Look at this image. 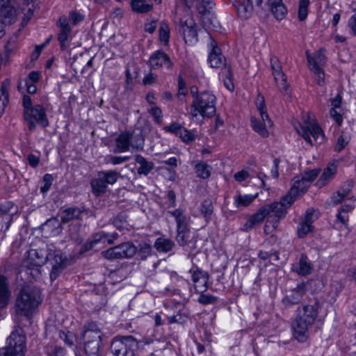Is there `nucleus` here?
Listing matches in <instances>:
<instances>
[{"label": "nucleus", "mask_w": 356, "mask_h": 356, "mask_svg": "<svg viewBox=\"0 0 356 356\" xmlns=\"http://www.w3.org/2000/svg\"><path fill=\"white\" fill-rule=\"evenodd\" d=\"M319 301L314 298L302 304L296 310L292 330L294 337L304 342L309 337V330L317 321L321 310Z\"/></svg>", "instance_id": "1"}, {"label": "nucleus", "mask_w": 356, "mask_h": 356, "mask_svg": "<svg viewBox=\"0 0 356 356\" xmlns=\"http://www.w3.org/2000/svg\"><path fill=\"white\" fill-rule=\"evenodd\" d=\"M286 209L287 208L284 206V203H282V201L266 204L259 208L255 213L250 217L244 225V229L245 230L251 229L256 225L261 224L267 218L264 230L266 232H270V224H271L273 229H275L279 220L285 216Z\"/></svg>", "instance_id": "2"}, {"label": "nucleus", "mask_w": 356, "mask_h": 356, "mask_svg": "<svg viewBox=\"0 0 356 356\" xmlns=\"http://www.w3.org/2000/svg\"><path fill=\"white\" fill-rule=\"evenodd\" d=\"M47 261H51L52 265L50 277L54 280L57 278L65 266V258L61 254L49 252L45 255L40 250L32 249L29 252L27 267L38 273V267L42 266Z\"/></svg>", "instance_id": "3"}, {"label": "nucleus", "mask_w": 356, "mask_h": 356, "mask_svg": "<svg viewBox=\"0 0 356 356\" xmlns=\"http://www.w3.org/2000/svg\"><path fill=\"white\" fill-rule=\"evenodd\" d=\"M40 290L35 287L25 286L19 292L15 301V312L18 316L29 320L35 313L41 303Z\"/></svg>", "instance_id": "4"}, {"label": "nucleus", "mask_w": 356, "mask_h": 356, "mask_svg": "<svg viewBox=\"0 0 356 356\" xmlns=\"http://www.w3.org/2000/svg\"><path fill=\"white\" fill-rule=\"evenodd\" d=\"M101 341V330L93 322L86 324L76 338V343L83 344L86 353L89 355H95L99 353Z\"/></svg>", "instance_id": "5"}, {"label": "nucleus", "mask_w": 356, "mask_h": 356, "mask_svg": "<svg viewBox=\"0 0 356 356\" xmlns=\"http://www.w3.org/2000/svg\"><path fill=\"white\" fill-rule=\"evenodd\" d=\"M22 105L24 108V118L30 131L35 129L36 124L42 127L49 126L46 111L42 105L37 104L33 106L31 99L28 95L24 96Z\"/></svg>", "instance_id": "6"}, {"label": "nucleus", "mask_w": 356, "mask_h": 356, "mask_svg": "<svg viewBox=\"0 0 356 356\" xmlns=\"http://www.w3.org/2000/svg\"><path fill=\"white\" fill-rule=\"evenodd\" d=\"M216 97L211 92L204 91L196 95L191 106L190 115L193 119L199 120L198 117H211L216 111Z\"/></svg>", "instance_id": "7"}, {"label": "nucleus", "mask_w": 356, "mask_h": 356, "mask_svg": "<svg viewBox=\"0 0 356 356\" xmlns=\"http://www.w3.org/2000/svg\"><path fill=\"white\" fill-rule=\"evenodd\" d=\"M188 7H179L176 10L175 21L179 26L186 42L193 44L197 40V31Z\"/></svg>", "instance_id": "8"}, {"label": "nucleus", "mask_w": 356, "mask_h": 356, "mask_svg": "<svg viewBox=\"0 0 356 356\" xmlns=\"http://www.w3.org/2000/svg\"><path fill=\"white\" fill-rule=\"evenodd\" d=\"M295 128L297 132L310 145H312L310 136L314 138L317 144L322 143L325 139L322 129L314 117L310 114L304 115L302 116V123L300 124L298 127L296 126Z\"/></svg>", "instance_id": "9"}, {"label": "nucleus", "mask_w": 356, "mask_h": 356, "mask_svg": "<svg viewBox=\"0 0 356 356\" xmlns=\"http://www.w3.org/2000/svg\"><path fill=\"white\" fill-rule=\"evenodd\" d=\"M26 334L21 327H16L7 339L6 347L0 349V356H24Z\"/></svg>", "instance_id": "10"}, {"label": "nucleus", "mask_w": 356, "mask_h": 356, "mask_svg": "<svg viewBox=\"0 0 356 356\" xmlns=\"http://www.w3.org/2000/svg\"><path fill=\"white\" fill-rule=\"evenodd\" d=\"M144 138L140 133L122 132L115 139V153L126 152L131 147L132 152L143 149Z\"/></svg>", "instance_id": "11"}, {"label": "nucleus", "mask_w": 356, "mask_h": 356, "mask_svg": "<svg viewBox=\"0 0 356 356\" xmlns=\"http://www.w3.org/2000/svg\"><path fill=\"white\" fill-rule=\"evenodd\" d=\"M138 348L133 337H116L111 341L110 350L113 356H135Z\"/></svg>", "instance_id": "12"}, {"label": "nucleus", "mask_w": 356, "mask_h": 356, "mask_svg": "<svg viewBox=\"0 0 356 356\" xmlns=\"http://www.w3.org/2000/svg\"><path fill=\"white\" fill-rule=\"evenodd\" d=\"M120 177V174L115 170L99 171L97 177L91 182L92 193L99 196L106 191L108 185L114 184Z\"/></svg>", "instance_id": "13"}, {"label": "nucleus", "mask_w": 356, "mask_h": 356, "mask_svg": "<svg viewBox=\"0 0 356 356\" xmlns=\"http://www.w3.org/2000/svg\"><path fill=\"white\" fill-rule=\"evenodd\" d=\"M136 252V247L131 242L127 241L102 251L101 254L108 260H114L131 258Z\"/></svg>", "instance_id": "14"}, {"label": "nucleus", "mask_w": 356, "mask_h": 356, "mask_svg": "<svg viewBox=\"0 0 356 356\" xmlns=\"http://www.w3.org/2000/svg\"><path fill=\"white\" fill-rule=\"evenodd\" d=\"M309 186V184L300 175L296 176L293 180L290 191L282 198V202L284 203V206L288 209L298 196L306 192Z\"/></svg>", "instance_id": "15"}, {"label": "nucleus", "mask_w": 356, "mask_h": 356, "mask_svg": "<svg viewBox=\"0 0 356 356\" xmlns=\"http://www.w3.org/2000/svg\"><path fill=\"white\" fill-rule=\"evenodd\" d=\"M270 62L274 81L277 88L282 93H286L289 85L286 81V76L282 71L280 62L276 56H272Z\"/></svg>", "instance_id": "16"}, {"label": "nucleus", "mask_w": 356, "mask_h": 356, "mask_svg": "<svg viewBox=\"0 0 356 356\" xmlns=\"http://www.w3.org/2000/svg\"><path fill=\"white\" fill-rule=\"evenodd\" d=\"M209 54L208 56V62L211 67H221L223 70L225 67H229L225 63L223 56L220 53V49L218 47L216 41L211 39L209 45Z\"/></svg>", "instance_id": "17"}, {"label": "nucleus", "mask_w": 356, "mask_h": 356, "mask_svg": "<svg viewBox=\"0 0 356 356\" xmlns=\"http://www.w3.org/2000/svg\"><path fill=\"white\" fill-rule=\"evenodd\" d=\"M58 25L60 32L58 35V40L62 49H66L71 40V28L69 25L68 18L62 16L59 18Z\"/></svg>", "instance_id": "18"}, {"label": "nucleus", "mask_w": 356, "mask_h": 356, "mask_svg": "<svg viewBox=\"0 0 356 356\" xmlns=\"http://www.w3.org/2000/svg\"><path fill=\"white\" fill-rule=\"evenodd\" d=\"M317 218L315 211L313 209L307 210L302 220L298 226V236L304 238L313 229L312 223Z\"/></svg>", "instance_id": "19"}, {"label": "nucleus", "mask_w": 356, "mask_h": 356, "mask_svg": "<svg viewBox=\"0 0 356 356\" xmlns=\"http://www.w3.org/2000/svg\"><path fill=\"white\" fill-rule=\"evenodd\" d=\"M16 10L10 0H0V17L3 23L13 24L16 18Z\"/></svg>", "instance_id": "20"}, {"label": "nucleus", "mask_w": 356, "mask_h": 356, "mask_svg": "<svg viewBox=\"0 0 356 356\" xmlns=\"http://www.w3.org/2000/svg\"><path fill=\"white\" fill-rule=\"evenodd\" d=\"M149 65L154 69L165 67L171 69L172 63L169 56L161 51H157L152 55L149 60Z\"/></svg>", "instance_id": "21"}, {"label": "nucleus", "mask_w": 356, "mask_h": 356, "mask_svg": "<svg viewBox=\"0 0 356 356\" xmlns=\"http://www.w3.org/2000/svg\"><path fill=\"white\" fill-rule=\"evenodd\" d=\"M251 124L254 131L264 138L269 136V129L273 126V122L268 116L264 118V119L261 118V120L252 118L251 119Z\"/></svg>", "instance_id": "22"}, {"label": "nucleus", "mask_w": 356, "mask_h": 356, "mask_svg": "<svg viewBox=\"0 0 356 356\" xmlns=\"http://www.w3.org/2000/svg\"><path fill=\"white\" fill-rule=\"evenodd\" d=\"M10 298L11 290L8 278L0 274V309L8 306Z\"/></svg>", "instance_id": "23"}, {"label": "nucleus", "mask_w": 356, "mask_h": 356, "mask_svg": "<svg viewBox=\"0 0 356 356\" xmlns=\"http://www.w3.org/2000/svg\"><path fill=\"white\" fill-rule=\"evenodd\" d=\"M337 164L335 162L330 163L323 170V172L316 183L318 188H322L327 184L335 176L337 172Z\"/></svg>", "instance_id": "24"}, {"label": "nucleus", "mask_w": 356, "mask_h": 356, "mask_svg": "<svg viewBox=\"0 0 356 356\" xmlns=\"http://www.w3.org/2000/svg\"><path fill=\"white\" fill-rule=\"evenodd\" d=\"M294 272L302 276L310 275L313 271V266L307 257L302 254L298 262L293 265Z\"/></svg>", "instance_id": "25"}, {"label": "nucleus", "mask_w": 356, "mask_h": 356, "mask_svg": "<svg viewBox=\"0 0 356 356\" xmlns=\"http://www.w3.org/2000/svg\"><path fill=\"white\" fill-rule=\"evenodd\" d=\"M208 275L207 273L196 269L193 270L192 280L195 290L200 292L204 291L207 289Z\"/></svg>", "instance_id": "26"}, {"label": "nucleus", "mask_w": 356, "mask_h": 356, "mask_svg": "<svg viewBox=\"0 0 356 356\" xmlns=\"http://www.w3.org/2000/svg\"><path fill=\"white\" fill-rule=\"evenodd\" d=\"M305 294V285H298L289 295L284 298L283 302L287 305L296 304L300 301Z\"/></svg>", "instance_id": "27"}, {"label": "nucleus", "mask_w": 356, "mask_h": 356, "mask_svg": "<svg viewBox=\"0 0 356 356\" xmlns=\"http://www.w3.org/2000/svg\"><path fill=\"white\" fill-rule=\"evenodd\" d=\"M194 165L195 172L197 177L207 179L210 177L212 172V167L203 161H197Z\"/></svg>", "instance_id": "28"}, {"label": "nucleus", "mask_w": 356, "mask_h": 356, "mask_svg": "<svg viewBox=\"0 0 356 356\" xmlns=\"http://www.w3.org/2000/svg\"><path fill=\"white\" fill-rule=\"evenodd\" d=\"M82 211L76 207L68 208L62 211L59 216L62 223H67L72 220L80 219Z\"/></svg>", "instance_id": "29"}, {"label": "nucleus", "mask_w": 356, "mask_h": 356, "mask_svg": "<svg viewBox=\"0 0 356 356\" xmlns=\"http://www.w3.org/2000/svg\"><path fill=\"white\" fill-rule=\"evenodd\" d=\"M257 193L255 195L238 194L234 196L233 204L236 208L238 209H242L249 206L257 197Z\"/></svg>", "instance_id": "30"}, {"label": "nucleus", "mask_w": 356, "mask_h": 356, "mask_svg": "<svg viewBox=\"0 0 356 356\" xmlns=\"http://www.w3.org/2000/svg\"><path fill=\"white\" fill-rule=\"evenodd\" d=\"M250 1L243 0L236 3L235 7L240 17L245 19L251 16L253 11V6Z\"/></svg>", "instance_id": "31"}, {"label": "nucleus", "mask_w": 356, "mask_h": 356, "mask_svg": "<svg viewBox=\"0 0 356 356\" xmlns=\"http://www.w3.org/2000/svg\"><path fill=\"white\" fill-rule=\"evenodd\" d=\"M10 86L9 79L4 80L1 83L0 90V118L4 113L5 108L8 103V91Z\"/></svg>", "instance_id": "32"}, {"label": "nucleus", "mask_w": 356, "mask_h": 356, "mask_svg": "<svg viewBox=\"0 0 356 356\" xmlns=\"http://www.w3.org/2000/svg\"><path fill=\"white\" fill-rule=\"evenodd\" d=\"M307 58L309 63V67H321L325 63V56L324 50H320L313 55L307 54Z\"/></svg>", "instance_id": "33"}, {"label": "nucleus", "mask_w": 356, "mask_h": 356, "mask_svg": "<svg viewBox=\"0 0 356 356\" xmlns=\"http://www.w3.org/2000/svg\"><path fill=\"white\" fill-rule=\"evenodd\" d=\"M193 0H186V6H190ZM196 8L202 15H205L212 9L213 3L212 0H195Z\"/></svg>", "instance_id": "34"}, {"label": "nucleus", "mask_w": 356, "mask_h": 356, "mask_svg": "<svg viewBox=\"0 0 356 356\" xmlns=\"http://www.w3.org/2000/svg\"><path fill=\"white\" fill-rule=\"evenodd\" d=\"M273 15L279 20L282 19L287 12L286 8L282 3V0H275V2L270 6Z\"/></svg>", "instance_id": "35"}, {"label": "nucleus", "mask_w": 356, "mask_h": 356, "mask_svg": "<svg viewBox=\"0 0 356 356\" xmlns=\"http://www.w3.org/2000/svg\"><path fill=\"white\" fill-rule=\"evenodd\" d=\"M135 159L136 163L140 165L138 168V174L147 175L154 168V163L147 161L146 159L141 155H137Z\"/></svg>", "instance_id": "36"}, {"label": "nucleus", "mask_w": 356, "mask_h": 356, "mask_svg": "<svg viewBox=\"0 0 356 356\" xmlns=\"http://www.w3.org/2000/svg\"><path fill=\"white\" fill-rule=\"evenodd\" d=\"M159 41L163 46L169 44V40L170 36V29L169 25L165 22H161L159 29Z\"/></svg>", "instance_id": "37"}, {"label": "nucleus", "mask_w": 356, "mask_h": 356, "mask_svg": "<svg viewBox=\"0 0 356 356\" xmlns=\"http://www.w3.org/2000/svg\"><path fill=\"white\" fill-rule=\"evenodd\" d=\"M174 242L168 238H159L156 240L154 246L156 249L161 252H168L174 247Z\"/></svg>", "instance_id": "38"}, {"label": "nucleus", "mask_w": 356, "mask_h": 356, "mask_svg": "<svg viewBox=\"0 0 356 356\" xmlns=\"http://www.w3.org/2000/svg\"><path fill=\"white\" fill-rule=\"evenodd\" d=\"M132 10L134 12L143 13L149 11L152 5L147 3V0H131Z\"/></svg>", "instance_id": "39"}, {"label": "nucleus", "mask_w": 356, "mask_h": 356, "mask_svg": "<svg viewBox=\"0 0 356 356\" xmlns=\"http://www.w3.org/2000/svg\"><path fill=\"white\" fill-rule=\"evenodd\" d=\"M177 241L180 245L184 246L190 240L191 232L188 229L187 226L179 227V228H177Z\"/></svg>", "instance_id": "40"}, {"label": "nucleus", "mask_w": 356, "mask_h": 356, "mask_svg": "<svg viewBox=\"0 0 356 356\" xmlns=\"http://www.w3.org/2000/svg\"><path fill=\"white\" fill-rule=\"evenodd\" d=\"M200 211L206 221H209L213 211L212 201L209 199L204 200L200 204Z\"/></svg>", "instance_id": "41"}, {"label": "nucleus", "mask_w": 356, "mask_h": 356, "mask_svg": "<svg viewBox=\"0 0 356 356\" xmlns=\"http://www.w3.org/2000/svg\"><path fill=\"white\" fill-rule=\"evenodd\" d=\"M175 218L177 222V228L187 226V218L181 209H177L172 211H168Z\"/></svg>", "instance_id": "42"}, {"label": "nucleus", "mask_w": 356, "mask_h": 356, "mask_svg": "<svg viewBox=\"0 0 356 356\" xmlns=\"http://www.w3.org/2000/svg\"><path fill=\"white\" fill-rule=\"evenodd\" d=\"M310 4L309 0H299L298 4V19L304 21L308 14V7Z\"/></svg>", "instance_id": "43"}, {"label": "nucleus", "mask_w": 356, "mask_h": 356, "mask_svg": "<svg viewBox=\"0 0 356 356\" xmlns=\"http://www.w3.org/2000/svg\"><path fill=\"white\" fill-rule=\"evenodd\" d=\"M350 141V135L344 131H342L338 137L337 144L334 147L335 151L340 152L343 149Z\"/></svg>", "instance_id": "44"}, {"label": "nucleus", "mask_w": 356, "mask_h": 356, "mask_svg": "<svg viewBox=\"0 0 356 356\" xmlns=\"http://www.w3.org/2000/svg\"><path fill=\"white\" fill-rule=\"evenodd\" d=\"M255 104L258 111L259 112L261 118H267L268 115L266 111V106L264 102V97L262 95H259L256 99Z\"/></svg>", "instance_id": "45"}, {"label": "nucleus", "mask_w": 356, "mask_h": 356, "mask_svg": "<svg viewBox=\"0 0 356 356\" xmlns=\"http://www.w3.org/2000/svg\"><path fill=\"white\" fill-rule=\"evenodd\" d=\"M149 113L154 118V120L157 124H161L163 120V113L161 109L156 105L150 107L148 109Z\"/></svg>", "instance_id": "46"}, {"label": "nucleus", "mask_w": 356, "mask_h": 356, "mask_svg": "<svg viewBox=\"0 0 356 356\" xmlns=\"http://www.w3.org/2000/svg\"><path fill=\"white\" fill-rule=\"evenodd\" d=\"M314 74V79L317 83L322 86L325 83V74L321 67H315L309 68Z\"/></svg>", "instance_id": "47"}, {"label": "nucleus", "mask_w": 356, "mask_h": 356, "mask_svg": "<svg viewBox=\"0 0 356 356\" xmlns=\"http://www.w3.org/2000/svg\"><path fill=\"white\" fill-rule=\"evenodd\" d=\"M188 94L186 82L179 76L178 79V92L177 96L178 99L182 100Z\"/></svg>", "instance_id": "48"}, {"label": "nucleus", "mask_w": 356, "mask_h": 356, "mask_svg": "<svg viewBox=\"0 0 356 356\" xmlns=\"http://www.w3.org/2000/svg\"><path fill=\"white\" fill-rule=\"evenodd\" d=\"M47 353L48 356H65V350L57 345L47 346Z\"/></svg>", "instance_id": "49"}, {"label": "nucleus", "mask_w": 356, "mask_h": 356, "mask_svg": "<svg viewBox=\"0 0 356 356\" xmlns=\"http://www.w3.org/2000/svg\"><path fill=\"white\" fill-rule=\"evenodd\" d=\"M222 73H223V75H225L226 77V79L224 80L225 87L229 91L234 90V86L232 81V72H231L230 67H225Z\"/></svg>", "instance_id": "50"}, {"label": "nucleus", "mask_w": 356, "mask_h": 356, "mask_svg": "<svg viewBox=\"0 0 356 356\" xmlns=\"http://www.w3.org/2000/svg\"><path fill=\"white\" fill-rule=\"evenodd\" d=\"M320 172V169H314L309 171H306L300 175L305 180H306L309 185L311 183L318 177Z\"/></svg>", "instance_id": "51"}, {"label": "nucleus", "mask_w": 356, "mask_h": 356, "mask_svg": "<svg viewBox=\"0 0 356 356\" xmlns=\"http://www.w3.org/2000/svg\"><path fill=\"white\" fill-rule=\"evenodd\" d=\"M343 109H330V118L337 123L338 126H341L343 123Z\"/></svg>", "instance_id": "52"}, {"label": "nucleus", "mask_w": 356, "mask_h": 356, "mask_svg": "<svg viewBox=\"0 0 356 356\" xmlns=\"http://www.w3.org/2000/svg\"><path fill=\"white\" fill-rule=\"evenodd\" d=\"M58 334L60 339H63L67 345L70 346H72L73 345L75 336L72 332H65L64 331H59Z\"/></svg>", "instance_id": "53"}, {"label": "nucleus", "mask_w": 356, "mask_h": 356, "mask_svg": "<svg viewBox=\"0 0 356 356\" xmlns=\"http://www.w3.org/2000/svg\"><path fill=\"white\" fill-rule=\"evenodd\" d=\"M53 181V177L50 174H45L42 179V186L40 191L43 193H46L50 188Z\"/></svg>", "instance_id": "54"}, {"label": "nucleus", "mask_w": 356, "mask_h": 356, "mask_svg": "<svg viewBox=\"0 0 356 356\" xmlns=\"http://www.w3.org/2000/svg\"><path fill=\"white\" fill-rule=\"evenodd\" d=\"M178 136L185 143L192 142L195 139V135L184 127L181 129Z\"/></svg>", "instance_id": "55"}, {"label": "nucleus", "mask_w": 356, "mask_h": 356, "mask_svg": "<svg viewBox=\"0 0 356 356\" xmlns=\"http://www.w3.org/2000/svg\"><path fill=\"white\" fill-rule=\"evenodd\" d=\"M24 83V85L26 88V91L29 94H35L37 91V87L35 83H31L28 81V79L26 78L24 80H20L19 82V88H22V83Z\"/></svg>", "instance_id": "56"}, {"label": "nucleus", "mask_w": 356, "mask_h": 356, "mask_svg": "<svg viewBox=\"0 0 356 356\" xmlns=\"http://www.w3.org/2000/svg\"><path fill=\"white\" fill-rule=\"evenodd\" d=\"M114 226L119 230L123 231L128 229L129 225L124 218L116 217L113 220Z\"/></svg>", "instance_id": "57"}, {"label": "nucleus", "mask_w": 356, "mask_h": 356, "mask_svg": "<svg viewBox=\"0 0 356 356\" xmlns=\"http://www.w3.org/2000/svg\"><path fill=\"white\" fill-rule=\"evenodd\" d=\"M182 128L183 127L181 126L179 124L174 122L172 123L170 126L165 127L164 130L166 132L174 134L178 136Z\"/></svg>", "instance_id": "58"}, {"label": "nucleus", "mask_w": 356, "mask_h": 356, "mask_svg": "<svg viewBox=\"0 0 356 356\" xmlns=\"http://www.w3.org/2000/svg\"><path fill=\"white\" fill-rule=\"evenodd\" d=\"M130 159V156H110L108 158V162L113 165H118L124 163Z\"/></svg>", "instance_id": "59"}, {"label": "nucleus", "mask_w": 356, "mask_h": 356, "mask_svg": "<svg viewBox=\"0 0 356 356\" xmlns=\"http://www.w3.org/2000/svg\"><path fill=\"white\" fill-rule=\"evenodd\" d=\"M353 188V181L348 180L343 183L342 186L341 187L339 191L343 193L345 197H348L349 193L351 191Z\"/></svg>", "instance_id": "60"}, {"label": "nucleus", "mask_w": 356, "mask_h": 356, "mask_svg": "<svg viewBox=\"0 0 356 356\" xmlns=\"http://www.w3.org/2000/svg\"><path fill=\"white\" fill-rule=\"evenodd\" d=\"M346 197L339 191L332 194L330 199V204L337 205L342 202Z\"/></svg>", "instance_id": "61"}, {"label": "nucleus", "mask_w": 356, "mask_h": 356, "mask_svg": "<svg viewBox=\"0 0 356 356\" xmlns=\"http://www.w3.org/2000/svg\"><path fill=\"white\" fill-rule=\"evenodd\" d=\"M216 298L209 294H202L198 299V301L202 304H211L214 303Z\"/></svg>", "instance_id": "62"}, {"label": "nucleus", "mask_w": 356, "mask_h": 356, "mask_svg": "<svg viewBox=\"0 0 356 356\" xmlns=\"http://www.w3.org/2000/svg\"><path fill=\"white\" fill-rule=\"evenodd\" d=\"M331 108L330 109H342L341 108V102L342 98L340 95H337L334 98L330 99Z\"/></svg>", "instance_id": "63"}, {"label": "nucleus", "mask_w": 356, "mask_h": 356, "mask_svg": "<svg viewBox=\"0 0 356 356\" xmlns=\"http://www.w3.org/2000/svg\"><path fill=\"white\" fill-rule=\"evenodd\" d=\"M250 177V174L248 170H242L239 172H237L234 175V179L238 182H241L245 181Z\"/></svg>", "instance_id": "64"}]
</instances>
